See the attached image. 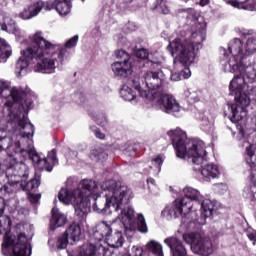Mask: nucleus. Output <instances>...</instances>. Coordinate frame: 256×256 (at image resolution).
I'll list each match as a JSON object with an SVG mask.
<instances>
[{"label":"nucleus","mask_w":256,"mask_h":256,"mask_svg":"<svg viewBox=\"0 0 256 256\" xmlns=\"http://www.w3.org/2000/svg\"><path fill=\"white\" fill-rule=\"evenodd\" d=\"M66 50L59 45H53L47 39H44L41 32H36L31 39V44L21 51V57L16 62V69L23 71L31 63L36 62L35 70L41 73H53L55 71V60L45 55H57L58 61L63 63V56Z\"/></svg>","instance_id":"obj_1"},{"label":"nucleus","mask_w":256,"mask_h":256,"mask_svg":"<svg viewBox=\"0 0 256 256\" xmlns=\"http://www.w3.org/2000/svg\"><path fill=\"white\" fill-rule=\"evenodd\" d=\"M229 66L230 71L235 75L229 85L230 92L239 95L235 97L236 103L229 106L232 113L230 120L232 123H239V121H243L244 117H247V106L251 105V98L242 91L247 82L253 83L255 81L256 69L252 65H245V60L238 63L230 61Z\"/></svg>","instance_id":"obj_2"},{"label":"nucleus","mask_w":256,"mask_h":256,"mask_svg":"<svg viewBox=\"0 0 256 256\" xmlns=\"http://www.w3.org/2000/svg\"><path fill=\"white\" fill-rule=\"evenodd\" d=\"M97 189V182L84 179L79 183L77 189L69 191L62 188L58 193V199L64 205H73L76 216L80 221H85L91 211V193Z\"/></svg>","instance_id":"obj_3"},{"label":"nucleus","mask_w":256,"mask_h":256,"mask_svg":"<svg viewBox=\"0 0 256 256\" xmlns=\"http://www.w3.org/2000/svg\"><path fill=\"white\" fill-rule=\"evenodd\" d=\"M168 137L176 151L178 159H192L194 165H201L204 161L207 150H205V143L199 139L189 140L187 133L180 128L169 130Z\"/></svg>","instance_id":"obj_4"},{"label":"nucleus","mask_w":256,"mask_h":256,"mask_svg":"<svg viewBox=\"0 0 256 256\" xmlns=\"http://www.w3.org/2000/svg\"><path fill=\"white\" fill-rule=\"evenodd\" d=\"M102 191H107L105 194L106 201L101 204V200L95 199L92 205L94 211H105L107 213L108 209L118 211L121 209V205H127L133 195V191L121 182L117 180H105L100 184Z\"/></svg>","instance_id":"obj_5"},{"label":"nucleus","mask_w":256,"mask_h":256,"mask_svg":"<svg viewBox=\"0 0 256 256\" xmlns=\"http://www.w3.org/2000/svg\"><path fill=\"white\" fill-rule=\"evenodd\" d=\"M203 48L201 42H193L181 38H175L169 43L167 49L171 53L172 57H175L174 63H180L184 69L180 71V77L189 79L191 77V70L189 65L195 62V57L199 49Z\"/></svg>","instance_id":"obj_6"},{"label":"nucleus","mask_w":256,"mask_h":256,"mask_svg":"<svg viewBox=\"0 0 256 256\" xmlns=\"http://www.w3.org/2000/svg\"><path fill=\"white\" fill-rule=\"evenodd\" d=\"M8 230L5 232L1 245L4 256H31L32 248L27 234L20 232L17 236L11 233V218H7Z\"/></svg>","instance_id":"obj_7"},{"label":"nucleus","mask_w":256,"mask_h":256,"mask_svg":"<svg viewBox=\"0 0 256 256\" xmlns=\"http://www.w3.org/2000/svg\"><path fill=\"white\" fill-rule=\"evenodd\" d=\"M93 237L96 241H103V239H105L109 247L119 249V247H123V243H125L123 224L121 222H112L110 224L101 222L96 226Z\"/></svg>","instance_id":"obj_8"},{"label":"nucleus","mask_w":256,"mask_h":256,"mask_svg":"<svg viewBox=\"0 0 256 256\" xmlns=\"http://www.w3.org/2000/svg\"><path fill=\"white\" fill-rule=\"evenodd\" d=\"M132 86L136 91H138V95L139 97H142V99H146L147 101H156L157 105H159L160 109L164 111V113H168L169 115L179 113L181 106L173 95L167 94L163 91L147 93V91L141 90V85L137 80H132Z\"/></svg>","instance_id":"obj_9"},{"label":"nucleus","mask_w":256,"mask_h":256,"mask_svg":"<svg viewBox=\"0 0 256 256\" xmlns=\"http://www.w3.org/2000/svg\"><path fill=\"white\" fill-rule=\"evenodd\" d=\"M184 241L190 245L195 255L211 256L213 255V242L210 238L201 237L199 233H189L183 235Z\"/></svg>","instance_id":"obj_10"},{"label":"nucleus","mask_w":256,"mask_h":256,"mask_svg":"<svg viewBox=\"0 0 256 256\" xmlns=\"http://www.w3.org/2000/svg\"><path fill=\"white\" fill-rule=\"evenodd\" d=\"M118 61L112 64V71L116 77L127 79L129 75L133 74V63L131 62V55L125 50H117L115 52Z\"/></svg>","instance_id":"obj_11"},{"label":"nucleus","mask_w":256,"mask_h":256,"mask_svg":"<svg viewBox=\"0 0 256 256\" xmlns=\"http://www.w3.org/2000/svg\"><path fill=\"white\" fill-rule=\"evenodd\" d=\"M8 123L10 125L15 124V127L18 129H24L22 132L23 139H31L33 135H35V126L31 122H29V117L27 116V112H20L10 114L8 118Z\"/></svg>","instance_id":"obj_12"},{"label":"nucleus","mask_w":256,"mask_h":256,"mask_svg":"<svg viewBox=\"0 0 256 256\" xmlns=\"http://www.w3.org/2000/svg\"><path fill=\"white\" fill-rule=\"evenodd\" d=\"M27 157H29L33 163H36L39 169L42 171H48V173L53 171V167H55V164L57 163V153L55 150L50 151L47 157L41 158V156L37 153V150L29 149L27 150Z\"/></svg>","instance_id":"obj_13"},{"label":"nucleus","mask_w":256,"mask_h":256,"mask_svg":"<svg viewBox=\"0 0 256 256\" xmlns=\"http://www.w3.org/2000/svg\"><path fill=\"white\" fill-rule=\"evenodd\" d=\"M228 50L232 55V59L230 61H234V63H241V61H245L247 57L253 53V50L250 49L246 44V48H243V41L239 38H234L233 42L229 45Z\"/></svg>","instance_id":"obj_14"},{"label":"nucleus","mask_w":256,"mask_h":256,"mask_svg":"<svg viewBox=\"0 0 256 256\" xmlns=\"http://www.w3.org/2000/svg\"><path fill=\"white\" fill-rule=\"evenodd\" d=\"M9 95L12 97V101L7 100L5 102V107H7L9 111L8 118L10 115H12V117L15 115L16 111L13 109H17V107L23 108V99L27 97V91H25L23 88L13 87L11 91H9L8 97Z\"/></svg>","instance_id":"obj_15"},{"label":"nucleus","mask_w":256,"mask_h":256,"mask_svg":"<svg viewBox=\"0 0 256 256\" xmlns=\"http://www.w3.org/2000/svg\"><path fill=\"white\" fill-rule=\"evenodd\" d=\"M161 75V72H148L145 74L144 79L148 90L142 91H146V93H162L163 83H165V80L163 77H161Z\"/></svg>","instance_id":"obj_16"},{"label":"nucleus","mask_w":256,"mask_h":256,"mask_svg":"<svg viewBox=\"0 0 256 256\" xmlns=\"http://www.w3.org/2000/svg\"><path fill=\"white\" fill-rule=\"evenodd\" d=\"M8 171H12L11 177H18L16 181H26L29 179V167L23 162V160H17V157L13 156L8 166Z\"/></svg>","instance_id":"obj_17"},{"label":"nucleus","mask_w":256,"mask_h":256,"mask_svg":"<svg viewBox=\"0 0 256 256\" xmlns=\"http://www.w3.org/2000/svg\"><path fill=\"white\" fill-rule=\"evenodd\" d=\"M82 3H85V0H80ZM46 9L51 11V9H55L59 15H69L71 13V7L73 4L71 0H54V1H47L45 3Z\"/></svg>","instance_id":"obj_18"},{"label":"nucleus","mask_w":256,"mask_h":256,"mask_svg":"<svg viewBox=\"0 0 256 256\" xmlns=\"http://www.w3.org/2000/svg\"><path fill=\"white\" fill-rule=\"evenodd\" d=\"M191 209H193V204H191V200L188 198H180L175 200L174 205V216L177 217H187L189 213H191Z\"/></svg>","instance_id":"obj_19"},{"label":"nucleus","mask_w":256,"mask_h":256,"mask_svg":"<svg viewBox=\"0 0 256 256\" xmlns=\"http://www.w3.org/2000/svg\"><path fill=\"white\" fill-rule=\"evenodd\" d=\"M119 209H121V221H116V223H122V227H125V229H130V231H133V229H135V210H133V208L131 207L122 209L121 205Z\"/></svg>","instance_id":"obj_20"},{"label":"nucleus","mask_w":256,"mask_h":256,"mask_svg":"<svg viewBox=\"0 0 256 256\" xmlns=\"http://www.w3.org/2000/svg\"><path fill=\"white\" fill-rule=\"evenodd\" d=\"M75 219L76 221L72 222L68 228L65 230V234L68 236L69 239L72 241H79L81 239V225L87 221V218L84 220H80L79 217H77V214L75 213ZM78 221V222H77Z\"/></svg>","instance_id":"obj_21"},{"label":"nucleus","mask_w":256,"mask_h":256,"mask_svg":"<svg viewBox=\"0 0 256 256\" xmlns=\"http://www.w3.org/2000/svg\"><path fill=\"white\" fill-rule=\"evenodd\" d=\"M107 251H109V249L105 248L103 245L99 244L97 245H93V244H88V245H84L78 256H105L107 255Z\"/></svg>","instance_id":"obj_22"},{"label":"nucleus","mask_w":256,"mask_h":256,"mask_svg":"<svg viewBox=\"0 0 256 256\" xmlns=\"http://www.w3.org/2000/svg\"><path fill=\"white\" fill-rule=\"evenodd\" d=\"M43 7H45V2L38 1L34 5H29L25 7L23 11L19 13V17L20 19H24V20L33 19V17H37V15L41 13V10L43 9Z\"/></svg>","instance_id":"obj_23"},{"label":"nucleus","mask_w":256,"mask_h":256,"mask_svg":"<svg viewBox=\"0 0 256 256\" xmlns=\"http://www.w3.org/2000/svg\"><path fill=\"white\" fill-rule=\"evenodd\" d=\"M8 149V155H9V161H13V157H16L17 159H25L27 157V149L21 148V142L16 141L11 146H9V138H8V144L6 146Z\"/></svg>","instance_id":"obj_24"},{"label":"nucleus","mask_w":256,"mask_h":256,"mask_svg":"<svg viewBox=\"0 0 256 256\" xmlns=\"http://www.w3.org/2000/svg\"><path fill=\"white\" fill-rule=\"evenodd\" d=\"M245 161L250 167L252 177H255L256 171V144H250L245 148Z\"/></svg>","instance_id":"obj_25"},{"label":"nucleus","mask_w":256,"mask_h":256,"mask_svg":"<svg viewBox=\"0 0 256 256\" xmlns=\"http://www.w3.org/2000/svg\"><path fill=\"white\" fill-rule=\"evenodd\" d=\"M52 216L50 219V229L51 231H55V229L59 227H63L65 223H67V216L59 212V209L52 208Z\"/></svg>","instance_id":"obj_26"},{"label":"nucleus","mask_w":256,"mask_h":256,"mask_svg":"<svg viewBox=\"0 0 256 256\" xmlns=\"http://www.w3.org/2000/svg\"><path fill=\"white\" fill-rule=\"evenodd\" d=\"M139 69L141 70V73H163L161 71V63L160 62H154L151 60H142L139 61Z\"/></svg>","instance_id":"obj_27"},{"label":"nucleus","mask_w":256,"mask_h":256,"mask_svg":"<svg viewBox=\"0 0 256 256\" xmlns=\"http://www.w3.org/2000/svg\"><path fill=\"white\" fill-rule=\"evenodd\" d=\"M201 175L205 181H211V179H217L219 177V167L215 164H205L201 168Z\"/></svg>","instance_id":"obj_28"},{"label":"nucleus","mask_w":256,"mask_h":256,"mask_svg":"<svg viewBox=\"0 0 256 256\" xmlns=\"http://www.w3.org/2000/svg\"><path fill=\"white\" fill-rule=\"evenodd\" d=\"M39 185H41V177L35 176L34 178L30 179L28 182L22 180L20 182V187L22 191L26 193H31V191H35V189H39Z\"/></svg>","instance_id":"obj_29"},{"label":"nucleus","mask_w":256,"mask_h":256,"mask_svg":"<svg viewBox=\"0 0 256 256\" xmlns=\"http://www.w3.org/2000/svg\"><path fill=\"white\" fill-rule=\"evenodd\" d=\"M182 199H188L190 200V203L192 201H195L196 203H201V201H203V195H201V193L198 192L197 189L187 187L184 189V197Z\"/></svg>","instance_id":"obj_30"},{"label":"nucleus","mask_w":256,"mask_h":256,"mask_svg":"<svg viewBox=\"0 0 256 256\" xmlns=\"http://www.w3.org/2000/svg\"><path fill=\"white\" fill-rule=\"evenodd\" d=\"M198 203L201 205V216L204 217V219H207L213 215V211H215V204H213L211 200H203L202 198V201Z\"/></svg>","instance_id":"obj_31"},{"label":"nucleus","mask_w":256,"mask_h":256,"mask_svg":"<svg viewBox=\"0 0 256 256\" xmlns=\"http://www.w3.org/2000/svg\"><path fill=\"white\" fill-rule=\"evenodd\" d=\"M146 249L147 251H149V253H152L155 256H164L163 246L155 240H151L150 242H148L146 245Z\"/></svg>","instance_id":"obj_32"},{"label":"nucleus","mask_w":256,"mask_h":256,"mask_svg":"<svg viewBox=\"0 0 256 256\" xmlns=\"http://www.w3.org/2000/svg\"><path fill=\"white\" fill-rule=\"evenodd\" d=\"M13 55L11 46L5 41V39L0 38V59H9Z\"/></svg>","instance_id":"obj_33"},{"label":"nucleus","mask_w":256,"mask_h":256,"mask_svg":"<svg viewBox=\"0 0 256 256\" xmlns=\"http://www.w3.org/2000/svg\"><path fill=\"white\" fill-rule=\"evenodd\" d=\"M120 95L124 101H135L137 99V95H135V92L129 86H124L120 91Z\"/></svg>","instance_id":"obj_34"},{"label":"nucleus","mask_w":256,"mask_h":256,"mask_svg":"<svg viewBox=\"0 0 256 256\" xmlns=\"http://www.w3.org/2000/svg\"><path fill=\"white\" fill-rule=\"evenodd\" d=\"M24 105L22 104L21 106H18V110L14 113H27L29 115V110L31 109V106L33 105V98L27 93V96L24 97ZM26 107V109H25Z\"/></svg>","instance_id":"obj_35"},{"label":"nucleus","mask_w":256,"mask_h":256,"mask_svg":"<svg viewBox=\"0 0 256 256\" xmlns=\"http://www.w3.org/2000/svg\"><path fill=\"white\" fill-rule=\"evenodd\" d=\"M20 180H10L8 181V183L4 184L1 188H0V193L2 195H9L11 193H13V187H15V185H19Z\"/></svg>","instance_id":"obj_36"},{"label":"nucleus","mask_w":256,"mask_h":256,"mask_svg":"<svg viewBox=\"0 0 256 256\" xmlns=\"http://www.w3.org/2000/svg\"><path fill=\"white\" fill-rule=\"evenodd\" d=\"M77 41H79V35H75L72 38H70L65 43V47H63L61 44H52V45H58L60 49H65V53L63 55V61L65 60V55H67V49H73L77 45Z\"/></svg>","instance_id":"obj_37"},{"label":"nucleus","mask_w":256,"mask_h":256,"mask_svg":"<svg viewBox=\"0 0 256 256\" xmlns=\"http://www.w3.org/2000/svg\"><path fill=\"white\" fill-rule=\"evenodd\" d=\"M139 147L140 146L137 143H128L123 150V153L124 155H126V157H135V155H137V152L139 151Z\"/></svg>","instance_id":"obj_38"},{"label":"nucleus","mask_w":256,"mask_h":256,"mask_svg":"<svg viewBox=\"0 0 256 256\" xmlns=\"http://www.w3.org/2000/svg\"><path fill=\"white\" fill-rule=\"evenodd\" d=\"M69 245V238L64 232L62 235L58 236L56 241V249L58 251H61L63 249H67V246Z\"/></svg>","instance_id":"obj_39"},{"label":"nucleus","mask_w":256,"mask_h":256,"mask_svg":"<svg viewBox=\"0 0 256 256\" xmlns=\"http://www.w3.org/2000/svg\"><path fill=\"white\" fill-rule=\"evenodd\" d=\"M137 229L140 233H147L149 231L147 222H145V216H143V214H139L137 217Z\"/></svg>","instance_id":"obj_40"},{"label":"nucleus","mask_w":256,"mask_h":256,"mask_svg":"<svg viewBox=\"0 0 256 256\" xmlns=\"http://www.w3.org/2000/svg\"><path fill=\"white\" fill-rule=\"evenodd\" d=\"M153 9H160V13H162V15H169L171 12L165 0H156V4Z\"/></svg>","instance_id":"obj_41"},{"label":"nucleus","mask_w":256,"mask_h":256,"mask_svg":"<svg viewBox=\"0 0 256 256\" xmlns=\"http://www.w3.org/2000/svg\"><path fill=\"white\" fill-rule=\"evenodd\" d=\"M138 63V67H139V61H149L148 57H149V51H147V49L145 48H141L138 49L135 53Z\"/></svg>","instance_id":"obj_42"},{"label":"nucleus","mask_w":256,"mask_h":256,"mask_svg":"<svg viewBox=\"0 0 256 256\" xmlns=\"http://www.w3.org/2000/svg\"><path fill=\"white\" fill-rule=\"evenodd\" d=\"M9 91H11V84L9 82L0 81V95L1 97H9Z\"/></svg>","instance_id":"obj_43"},{"label":"nucleus","mask_w":256,"mask_h":256,"mask_svg":"<svg viewBox=\"0 0 256 256\" xmlns=\"http://www.w3.org/2000/svg\"><path fill=\"white\" fill-rule=\"evenodd\" d=\"M90 131H92V133H94L95 137L97 139H100L103 141V139H105V133L101 132V130L99 128H97V126L92 125L89 127Z\"/></svg>","instance_id":"obj_44"},{"label":"nucleus","mask_w":256,"mask_h":256,"mask_svg":"<svg viewBox=\"0 0 256 256\" xmlns=\"http://www.w3.org/2000/svg\"><path fill=\"white\" fill-rule=\"evenodd\" d=\"M163 156L161 154L157 155L155 158L152 159V163L157 167L158 171H161V167L163 166Z\"/></svg>","instance_id":"obj_45"},{"label":"nucleus","mask_w":256,"mask_h":256,"mask_svg":"<svg viewBox=\"0 0 256 256\" xmlns=\"http://www.w3.org/2000/svg\"><path fill=\"white\" fill-rule=\"evenodd\" d=\"M27 195H28V200L33 205L39 203V199H41V194H34V193H31V192H27Z\"/></svg>","instance_id":"obj_46"},{"label":"nucleus","mask_w":256,"mask_h":256,"mask_svg":"<svg viewBox=\"0 0 256 256\" xmlns=\"http://www.w3.org/2000/svg\"><path fill=\"white\" fill-rule=\"evenodd\" d=\"M246 235H247L249 241H252V242H253V245H255V244H256V230H254V229H248V230L246 231Z\"/></svg>","instance_id":"obj_47"},{"label":"nucleus","mask_w":256,"mask_h":256,"mask_svg":"<svg viewBox=\"0 0 256 256\" xmlns=\"http://www.w3.org/2000/svg\"><path fill=\"white\" fill-rule=\"evenodd\" d=\"M247 47H250L251 51H256V39L251 38L247 40Z\"/></svg>","instance_id":"obj_48"},{"label":"nucleus","mask_w":256,"mask_h":256,"mask_svg":"<svg viewBox=\"0 0 256 256\" xmlns=\"http://www.w3.org/2000/svg\"><path fill=\"white\" fill-rule=\"evenodd\" d=\"M9 138L0 136V152L5 149L8 145Z\"/></svg>","instance_id":"obj_49"},{"label":"nucleus","mask_w":256,"mask_h":256,"mask_svg":"<svg viewBox=\"0 0 256 256\" xmlns=\"http://www.w3.org/2000/svg\"><path fill=\"white\" fill-rule=\"evenodd\" d=\"M248 0H231L229 3L230 5H232V7H236V8H239L241 7V3H247Z\"/></svg>","instance_id":"obj_50"},{"label":"nucleus","mask_w":256,"mask_h":256,"mask_svg":"<svg viewBox=\"0 0 256 256\" xmlns=\"http://www.w3.org/2000/svg\"><path fill=\"white\" fill-rule=\"evenodd\" d=\"M197 37H200L201 41H203L205 39V36H203V32H201V31L191 33V38L192 39H195Z\"/></svg>","instance_id":"obj_51"},{"label":"nucleus","mask_w":256,"mask_h":256,"mask_svg":"<svg viewBox=\"0 0 256 256\" xmlns=\"http://www.w3.org/2000/svg\"><path fill=\"white\" fill-rule=\"evenodd\" d=\"M180 79H181V75L178 74V73H173V74L171 75V80H172V81H180Z\"/></svg>","instance_id":"obj_52"},{"label":"nucleus","mask_w":256,"mask_h":256,"mask_svg":"<svg viewBox=\"0 0 256 256\" xmlns=\"http://www.w3.org/2000/svg\"><path fill=\"white\" fill-rule=\"evenodd\" d=\"M197 5H200V7H205L209 5V0H200Z\"/></svg>","instance_id":"obj_53"},{"label":"nucleus","mask_w":256,"mask_h":256,"mask_svg":"<svg viewBox=\"0 0 256 256\" xmlns=\"http://www.w3.org/2000/svg\"><path fill=\"white\" fill-rule=\"evenodd\" d=\"M120 5H129V3H133V0H119Z\"/></svg>","instance_id":"obj_54"},{"label":"nucleus","mask_w":256,"mask_h":256,"mask_svg":"<svg viewBox=\"0 0 256 256\" xmlns=\"http://www.w3.org/2000/svg\"><path fill=\"white\" fill-rule=\"evenodd\" d=\"M147 183L148 185H155V180L153 178H148Z\"/></svg>","instance_id":"obj_55"},{"label":"nucleus","mask_w":256,"mask_h":256,"mask_svg":"<svg viewBox=\"0 0 256 256\" xmlns=\"http://www.w3.org/2000/svg\"><path fill=\"white\" fill-rule=\"evenodd\" d=\"M5 213V208H0V217H3V214Z\"/></svg>","instance_id":"obj_56"},{"label":"nucleus","mask_w":256,"mask_h":256,"mask_svg":"<svg viewBox=\"0 0 256 256\" xmlns=\"http://www.w3.org/2000/svg\"><path fill=\"white\" fill-rule=\"evenodd\" d=\"M181 13L185 12V11H191V8H188V9H181L179 10Z\"/></svg>","instance_id":"obj_57"},{"label":"nucleus","mask_w":256,"mask_h":256,"mask_svg":"<svg viewBox=\"0 0 256 256\" xmlns=\"http://www.w3.org/2000/svg\"><path fill=\"white\" fill-rule=\"evenodd\" d=\"M2 229H3V224L1 223V221H0V235H2Z\"/></svg>","instance_id":"obj_58"},{"label":"nucleus","mask_w":256,"mask_h":256,"mask_svg":"<svg viewBox=\"0 0 256 256\" xmlns=\"http://www.w3.org/2000/svg\"><path fill=\"white\" fill-rule=\"evenodd\" d=\"M1 173H2V172H1V163H0V177H1Z\"/></svg>","instance_id":"obj_59"},{"label":"nucleus","mask_w":256,"mask_h":256,"mask_svg":"<svg viewBox=\"0 0 256 256\" xmlns=\"http://www.w3.org/2000/svg\"><path fill=\"white\" fill-rule=\"evenodd\" d=\"M183 1H185V3H187V1H189V0H183Z\"/></svg>","instance_id":"obj_60"},{"label":"nucleus","mask_w":256,"mask_h":256,"mask_svg":"<svg viewBox=\"0 0 256 256\" xmlns=\"http://www.w3.org/2000/svg\"><path fill=\"white\" fill-rule=\"evenodd\" d=\"M98 125H101V123H99V121H97Z\"/></svg>","instance_id":"obj_61"}]
</instances>
